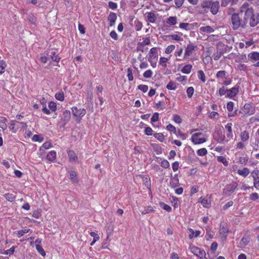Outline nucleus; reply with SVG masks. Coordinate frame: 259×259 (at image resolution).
<instances>
[{
    "instance_id": "f257e3e1",
    "label": "nucleus",
    "mask_w": 259,
    "mask_h": 259,
    "mask_svg": "<svg viewBox=\"0 0 259 259\" xmlns=\"http://www.w3.org/2000/svg\"><path fill=\"white\" fill-rule=\"evenodd\" d=\"M249 21L251 27H254L259 23V15H254L252 8H247L245 12L242 10L239 13H234L231 17L232 29L234 30L239 28H245Z\"/></svg>"
},
{
    "instance_id": "f03ea898",
    "label": "nucleus",
    "mask_w": 259,
    "mask_h": 259,
    "mask_svg": "<svg viewBox=\"0 0 259 259\" xmlns=\"http://www.w3.org/2000/svg\"><path fill=\"white\" fill-rule=\"evenodd\" d=\"M212 137L215 141L220 144H224L229 140L225 139V135L223 134V130L221 128L215 129L212 134Z\"/></svg>"
},
{
    "instance_id": "7ed1b4c3",
    "label": "nucleus",
    "mask_w": 259,
    "mask_h": 259,
    "mask_svg": "<svg viewBox=\"0 0 259 259\" xmlns=\"http://www.w3.org/2000/svg\"><path fill=\"white\" fill-rule=\"evenodd\" d=\"M255 112L254 106L251 103L245 104L243 108L239 111V113L243 114L244 116H249L253 114Z\"/></svg>"
},
{
    "instance_id": "20e7f679",
    "label": "nucleus",
    "mask_w": 259,
    "mask_h": 259,
    "mask_svg": "<svg viewBox=\"0 0 259 259\" xmlns=\"http://www.w3.org/2000/svg\"><path fill=\"white\" fill-rule=\"evenodd\" d=\"M203 135L202 133H196L192 135L191 137L192 142L195 145L200 144L205 142L207 139L201 138L200 136Z\"/></svg>"
},
{
    "instance_id": "39448f33",
    "label": "nucleus",
    "mask_w": 259,
    "mask_h": 259,
    "mask_svg": "<svg viewBox=\"0 0 259 259\" xmlns=\"http://www.w3.org/2000/svg\"><path fill=\"white\" fill-rule=\"evenodd\" d=\"M71 110L73 116L78 118V121H80L81 118L86 113V110L84 108H78L74 106L72 107Z\"/></svg>"
},
{
    "instance_id": "423d86ee",
    "label": "nucleus",
    "mask_w": 259,
    "mask_h": 259,
    "mask_svg": "<svg viewBox=\"0 0 259 259\" xmlns=\"http://www.w3.org/2000/svg\"><path fill=\"white\" fill-rule=\"evenodd\" d=\"M211 1H204L198 7L199 9L201 8L203 9L201 12V13L205 14L207 13L210 10L211 11Z\"/></svg>"
},
{
    "instance_id": "0eeeda50",
    "label": "nucleus",
    "mask_w": 259,
    "mask_h": 259,
    "mask_svg": "<svg viewBox=\"0 0 259 259\" xmlns=\"http://www.w3.org/2000/svg\"><path fill=\"white\" fill-rule=\"evenodd\" d=\"M197 50V47L196 46L194 45L192 43L190 42L187 46L184 54V58H186L187 57L190 56L193 53V51H196Z\"/></svg>"
},
{
    "instance_id": "6e6552de",
    "label": "nucleus",
    "mask_w": 259,
    "mask_h": 259,
    "mask_svg": "<svg viewBox=\"0 0 259 259\" xmlns=\"http://www.w3.org/2000/svg\"><path fill=\"white\" fill-rule=\"evenodd\" d=\"M237 183L235 182H233L230 184L227 185L225 186L224 189L225 193L228 195H230V193H233L237 187Z\"/></svg>"
},
{
    "instance_id": "1a4fd4ad",
    "label": "nucleus",
    "mask_w": 259,
    "mask_h": 259,
    "mask_svg": "<svg viewBox=\"0 0 259 259\" xmlns=\"http://www.w3.org/2000/svg\"><path fill=\"white\" fill-rule=\"evenodd\" d=\"M239 88V86L238 85V84H237L232 88L230 89H227V94L226 96L230 98L234 97L238 93Z\"/></svg>"
},
{
    "instance_id": "9d476101",
    "label": "nucleus",
    "mask_w": 259,
    "mask_h": 259,
    "mask_svg": "<svg viewBox=\"0 0 259 259\" xmlns=\"http://www.w3.org/2000/svg\"><path fill=\"white\" fill-rule=\"evenodd\" d=\"M191 251L195 255L200 257L201 256H205L206 253L204 250L196 246H192L190 248Z\"/></svg>"
},
{
    "instance_id": "9b49d317",
    "label": "nucleus",
    "mask_w": 259,
    "mask_h": 259,
    "mask_svg": "<svg viewBox=\"0 0 259 259\" xmlns=\"http://www.w3.org/2000/svg\"><path fill=\"white\" fill-rule=\"evenodd\" d=\"M71 118V114L70 111L66 110L63 112V117L61 121L63 122V126L65 125Z\"/></svg>"
},
{
    "instance_id": "f8f14e48",
    "label": "nucleus",
    "mask_w": 259,
    "mask_h": 259,
    "mask_svg": "<svg viewBox=\"0 0 259 259\" xmlns=\"http://www.w3.org/2000/svg\"><path fill=\"white\" fill-rule=\"evenodd\" d=\"M226 51V49L224 47L219 48L218 47L217 49V52H215L213 55V59L215 60H218L222 55Z\"/></svg>"
},
{
    "instance_id": "ddd939ff",
    "label": "nucleus",
    "mask_w": 259,
    "mask_h": 259,
    "mask_svg": "<svg viewBox=\"0 0 259 259\" xmlns=\"http://www.w3.org/2000/svg\"><path fill=\"white\" fill-rule=\"evenodd\" d=\"M169 185L171 188H174L179 185V180L177 174L175 175L174 176H171Z\"/></svg>"
},
{
    "instance_id": "4468645a",
    "label": "nucleus",
    "mask_w": 259,
    "mask_h": 259,
    "mask_svg": "<svg viewBox=\"0 0 259 259\" xmlns=\"http://www.w3.org/2000/svg\"><path fill=\"white\" fill-rule=\"evenodd\" d=\"M211 13L213 15H215L218 12L220 9V3L219 1H211Z\"/></svg>"
},
{
    "instance_id": "2eb2a0df",
    "label": "nucleus",
    "mask_w": 259,
    "mask_h": 259,
    "mask_svg": "<svg viewBox=\"0 0 259 259\" xmlns=\"http://www.w3.org/2000/svg\"><path fill=\"white\" fill-rule=\"evenodd\" d=\"M117 19V15L113 12H110L108 17V20L109 21V25L112 26L115 24L116 20Z\"/></svg>"
},
{
    "instance_id": "dca6fc26",
    "label": "nucleus",
    "mask_w": 259,
    "mask_h": 259,
    "mask_svg": "<svg viewBox=\"0 0 259 259\" xmlns=\"http://www.w3.org/2000/svg\"><path fill=\"white\" fill-rule=\"evenodd\" d=\"M47 55L48 57H50L54 62H59L61 59L60 57L56 55V52L54 51H52L50 52L47 53Z\"/></svg>"
},
{
    "instance_id": "f3484780",
    "label": "nucleus",
    "mask_w": 259,
    "mask_h": 259,
    "mask_svg": "<svg viewBox=\"0 0 259 259\" xmlns=\"http://www.w3.org/2000/svg\"><path fill=\"white\" fill-rule=\"evenodd\" d=\"M232 123H228L225 125V128L227 130L228 133L227 134V137L229 138V139H232L233 138V133L232 131Z\"/></svg>"
},
{
    "instance_id": "a211bd4d",
    "label": "nucleus",
    "mask_w": 259,
    "mask_h": 259,
    "mask_svg": "<svg viewBox=\"0 0 259 259\" xmlns=\"http://www.w3.org/2000/svg\"><path fill=\"white\" fill-rule=\"evenodd\" d=\"M248 57L254 61H259V53L257 52H251L248 55Z\"/></svg>"
},
{
    "instance_id": "6ab92c4d",
    "label": "nucleus",
    "mask_w": 259,
    "mask_h": 259,
    "mask_svg": "<svg viewBox=\"0 0 259 259\" xmlns=\"http://www.w3.org/2000/svg\"><path fill=\"white\" fill-rule=\"evenodd\" d=\"M147 14V20L151 23H154L156 19V16L153 12H148Z\"/></svg>"
},
{
    "instance_id": "aec40b11",
    "label": "nucleus",
    "mask_w": 259,
    "mask_h": 259,
    "mask_svg": "<svg viewBox=\"0 0 259 259\" xmlns=\"http://www.w3.org/2000/svg\"><path fill=\"white\" fill-rule=\"evenodd\" d=\"M220 233L221 235H223L226 237L228 232V229L226 227V224H221L219 230Z\"/></svg>"
},
{
    "instance_id": "412c9836",
    "label": "nucleus",
    "mask_w": 259,
    "mask_h": 259,
    "mask_svg": "<svg viewBox=\"0 0 259 259\" xmlns=\"http://www.w3.org/2000/svg\"><path fill=\"white\" fill-rule=\"evenodd\" d=\"M56 158V153L54 151H50L47 155V159L50 161H53Z\"/></svg>"
},
{
    "instance_id": "4be33fe9",
    "label": "nucleus",
    "mask_w": 259,
    "mask_h": 259,
    "mask_svg": "<svg viewBox=\"0 0 259 259\" xmlns=\"http://www.w3.org/2000/svg\"><path fill=\"white\" fill-rule=\"evenodd\" d=\"M158 54L157 52V48H152L149 52V57L150 58H157Z\"/></svg>"
},
{
    "instance_id": "5701e85b",
    "label": "nucleus",
    "mask_w": 259,
    "mask_h": 259,
    "mask_svg": "<svg viewBox=\"0 0 259 259\" xmlns=\"http://www.w3.org/2000/svg\"><path fill=\"white\" fill-rule=\"evenodd\" d=\"M238 0H222V6L223 7H226L229 4H231V6L237 3Z\"/></svg>"
},
{
    "instance_id": "b1692460",
    "label": "nucleus",
    "mask_w": 259,
    "mask_h": 259,
    "mask_svg": "<svg viewBox=\"0 0 259 259\" xmlns=\"http://www.w3.org/2000/svg\"><path fill=\"white\" fill-rule=\"evenodd\" d=\"M238 0H222V6L223 7H226L229 4H231V6L237 3Z\"/></svg>"
},
{
    "instance_id": "393cba45",
    "label": "nucleus",
    "mask_w": 259,
    "mask_h": 259,
    "mask_svg": "<svg viewBox=\"0 0 259 259\" xmlns=\"http://www.w3.org/2000/svg\"><path fill=\"white\" fill-rule=\"evenodd\" d=\"M250 240V238L249 236L245 235L242 238L240 244L242 246H246L248 244Z\"/></svg>"
},
{
    "instance_id": "a878e982",
    "label": "nucleus",
    "mask_w": 259,
    "mask_h": 259,
    "mask_svg": "<svg viewBox=\"0 0 259 259\" xmlns=\"http://www.w3.org/2000/svg\"><path fill=\"white\" fill-rule=\"evenodd\" d=\"M4 196L7 200L11 202L14 201L16 198V196L12 193H6Z\"/></svg>"
},
{
    "instance_id": "bb28decb",
    "label": "nucleus",
    "mask_w": 259,
    "mask_h": 259,
    "mask_svg": "<svg viewBox=\"0 0 259 259\" xmlns=\"http://www.w3.org/2000/svg\"><path fill=\"white\" fill-rule=\"evenodd\" d=\"M249 133L246 131L241 132L240 134V138L243 142L247 141L249 139Z\"/></svg>"
},
{
    "instance_id": "cd10ccee",
    "label": "nucleus",
    "mask_w": 259,
    "mask_h": 259,
    "mask_svg": "<svg viewBox=\"0 0 259 259\" xmlns=\"http://www.w3.org/2000/svg\"><path fill=\"white\" fill-rule=\"evenodd\" d=\"M200 31L204 32L211 33L214 31V29L210 26H206L201 27L200 29Z\"/></svg>"
},
{
    "instance_id": "c85d7f7f",
    "label": "nucleus",
    "mask_w": 259,
    "mask_h": 259,
    "mask_svg": "<svg viewBox=\"0 0 259 259\" xmlns=\"http://www.w3.org/2000/svg\"><path fill=\"white\" fill-rule=\"evenodd\" d=\"M7 121L6 118L4 117H0V127L5 130L7 127V125L6 122Z\"/></svg>"
},
{
    "instance_id": "c756f323",
    "label": "nucleus",
    "mask_w": 259,
    "mask_h": 259,
    "mask_svg": "<svg viewBox=\"0 0 259 259\" xmlns=\"http://www.w3.org/2000/svg\"><path fill=\"white\" fill-rule=\"evenodd\" d=\"M238 173L239 175L246 177L249 173V170L247 168H244L242 169H239Z\"/></svg>"
},
{
    "instance_id": "7c9ffc66",
    "label": "nucleus",
    "mask_w": 259,
    "mask_h": 259,
    "mask_svg": "<svg viewBox=\"0 0 259 259\" xmlns=\"http://www.w3.org/2000/svg\"><path fill=\"white\" fill-rule=\"evenodd\" d=\"M192 68V66L191 65H186L182 69L181 71L183 73L188 74L191 72Z\"/></svg>"
},
{
    "instance_id": "2f4dec72",
    "label": "nucleus",
    "mask_w": 259,
    "mask_h": 259,
    "mask_svg": "<svg viewBox=\"0 0 259 259\" xmlns=\"http://www.w3.org/2000/svg\"><path fill=\"white\" fill-rule=\"evenodd\" d=\"M55 97L57 100L60 101H63L64 100V94L62 91L57 93Z\"/></svg>"
},
{
    "instance_id": "473e14b6",
    "label": "nucleus",
    "mask_w": 259,
    "mask_h": 259,
    "mask_svg": "<svg viewBox=\"0 0 259 259\" xmlns=\"http://www.w3.org/2000/svg\"><path fill=\"white\" fill-rule=\"evenodd\" d=\"M201 203L204 207H209L210 206L211 200L210 199L203 198Z\"/></svg>"
},
{
    "instance_id": "72a5a7b5",
    "label": "nucleus",
    "mask_w": 259,
    "mask_h": 259,
    "mask_svg": "<svg viewBox=\"0 0 259 259\" xmlns=\"http://www.w3.org/2000/svg\"><path fill=\"white\" fill-rule=\"evenodd\" d=\"M189 231L191 233V234L189 235V238L190 239H192L193 237H198L201 233L200 231H196V232H194V231L192 229H190Z\"/></svg>"
},
{
    "instance_id": "f704fd0d",
    "label": "nucleus",
    "mask_w": 259,
    "mask_h": 259,
    "mask_svg": "<svg viewBox=\"0 0 259 259\" xmlns=\"http://www.w3.org/2000/svg\"><path fill=\"white\" fill-rule=\"evenodd\" d=\"M167 23L174 25L177 24V19L176 17H169L167 18Z\"/></svg>"
},
{
    "instance_id": "c9c22d12",
    "label": "nucleus",
    "mask_w": 259,
    "mask_h": 259,
    "mask_svg": "<svg viewBox=\"0 0 259 259\" xmlns=\"http://www.w3.org/2000/svg\"><path fill=\"white\" fill-rule=\"evenodd\" d=\"M159 205L163 209H164L167 212H170L171 211V207L170 206L164 203L163 202H160Z\"/></svg>"
},
{
    "instance_id": "e433bc0d",
    "label": "nucleus",
    "mask_w": 259,
    "mask_h": 259,
    "mask_svg": "<svg viewBox=\"0 0 259 259\" xmlns=\"http://www.w3.org/2000/svg\"><path fill=\"white\" fill-rule=\"evenodd\" d=\"M70 179L73 182H77L76 172L74 170H71L70 171Z\"/></svg>"
},
{
    "instance_id": "4c0bfd02",
    "label": "nucleus",
    "mask_w": 259,
    "mask_h": 259,
    "mask_svg": "<svg viewBox=\"0 0 259 259\" xmlns=\"http://www.w3.org/2000/svg\"><path fill=\"white\" fill-rule=\"evenodd\" d=\"M198 77L203 82H205V75L202 70H200L198 71Z\"/></svg>"
},
{
    "instance_id": "58836bf2",
    "label": "nucleus",
    "mask_w": 259,
    "mask_h": 259,
    "mask_svg": "<svg viewBox=\"0 0 259 259\" xmlns=\"http://www.w3.org/2000/svg\"><path fill=\"white\" fill-rule=\"evenodd\" d=\"M217 160L219 162L222 163L225 166L228 165V162L226 158L223 156H220L217 157Z\"/></svg>"
},
{
    "instance_id": "ea45409f",
    "label": "nucleus",
    "mask_w": 259,
    "mask_h": 259,
    "mask_svg": "<svg viewBox=\"0 0 259 259\" xmlns=\"http://www.w3.org/2000/svg\"><path fill=\"white\" fill-rule=\"evenodd\" d=\"M36 249L37 251L42 256H45L46 255V252L42 246L39 244H36L35 246Z\"/></svg>"
},
{
    "instance_id": "a19ab883",
    "label": "nucleus",
    "mask_w": 259,
    "mask_h": 259,
    "mask_svg": "<svg viewBox=\"0 0 259 259\" xmlns=\"http://www.w3.org/2000/svg\"><path fill=\"white\" fill-rule=\"evenodd\" d=\"M143 41L139 42V45H141L142 47H144L146 45H149L150 44V37H145L143 38Z\"/></svg>"
},
{
    "instance_id": "79ce46f5",
    "label": "nucleus",
    "mask_w": 259,
    "mask_h": 259,
    "mask_svg": "<svg viewBox=\"0 0 259 259\" xmlns=\"http://www.w3.org/2000/svg\"><path fill=\"white\" fill-rule=\"evenodd\" d=\"M176 88V83L174 81H170L166 85V88L169 90H175Z\"/></svg>"
},
{
    "instance_id": "37998d69",
    "label": "nucleus",
    "mask_w": 259,
    "mask_h": 259,
    "mask_svg": "<svg viewBox=\"0 0 259 259\" xmlns=\"http://www.w3.org/2000/svg\"><path fill=\"white\" fill-rule=\"evenodd\" d=\"M32 232L30 229H23L17 231V236L20 238V237L24 235V234L28 233L29 232Z\"/></svg>"
},
{
    "instance_id": "c03bdc74",
    "label": "nucleus",
    "mask_w": 259,
    "mask_h": 259,
    "mask_svg": "<svg viewBox=\"0 0 259 259\" xmlns=\"http://www.w3.org/2000/svg\"><path fill=\"white\" fill-rule=\"evenodd\" d=\"M68 155L70 160L74 161L77 158V157L76 156L75 153L72 150L69 151L68 152Z\"/></svg>"
},
{
    "instance_id": "a18cd8bd",
    "label": "nucleus",
    "mask_w": 259,
    "mask_h": 259,
    "mask_svg": "<svg viewBox=\"0 0 259 259\" xmlns=\"http://www.w3.org/2000/svg\"><path fill=\"white\" fill-rule=\"evenodd\" d=\"M154 210L153 209V207L151 206H148L147 207H145L143 210L141 211V213L142 214H146L148 213L152 212L154 211Z\"/></svg>"
},
{
    "instance_id": "49530a36",
    "label": "nucleus",
    "mask_w": 259,
    "mask_h": 259,
    "mask_svg": "<svg viewBox=\"0 0 259 259\" xmlns=\"http://www.w3.org/2000/svg\"><path fill=\"white\" fill-rule=\"evenodd\" d=\"M197 153L199 156H204L207 153V150L205 148H201L197 150Z\"/></svg>"
},
{
    "instance_id": "de8ad7c7",
    "label": "nucleus",
    "mask_w": 259,
    "mask_h": 259,
    "mask_svg": "<svg viewBox=\"0 0 259 259\" xmlns=\"http://www.w3.org/2000/svg\"><path fill=\"white\" fill-rule=\"evenodd\" d=\"M165 37H171L172 39L177 40V41H180L183 40V38L181 37L179 35L177 34H171L169 35H166Z\"/></svg>"
},
{
    "instance_id": "09e8293b",
    "label": "nucleus",
    "mask_w": 259,
    "mask_h": 259,
    "mask_svg": "<svg viewBox=\"0 0 259 259\" xmlns=\"http://www.w3.org/2000/svg\"><path fill=\"white\" fill-rule=\"evenodd\" d=\"M49 108L52 111H55L57 109V105L56 103L54 102L51 101L49 104Z\"/></svg>"
},
{
    "instance_id": "8fccbe9b",
    "label": "nucleus",
    "mask_w": 259,
    "mask_h": 259,
    "mask_svg": "<svg viewBox=\"0 0 259 259\" xmlns=\"http://www.w3.org/2000/svg\"><path fill=\"white\" fill-rule=\"evenodd\" d=\"M159 120V114L157 112H155L151 118V122L153 124V122L157 121Z\"/></svg>"
},
{
    "instance_id": "3c124183",
    "label": "nucleus",
    "mask_w": 259,
    "mask_h": 259,
    "mask_svg": "<svg viewBox=\"0 0 259 259\" xmlns=\"http://www.w3.org/2000/svg\"><path fill=\"white\" fill-rule=\"evenodd\" d=\"M154 137L160 142H163L164 139V137L162 133H155L154 134Z\"/></svg>"
},
{
    "instance_id": "603ef678",
    "label": "nucleus",
    "mask_w": 259,
    "mask_h": 259,
    "mask_svg": "<svg viewBox=\"0 0 259 259\" xmlns=\"http://www.w3.org/2000/svg\"><path fill=\"white\" fill-rule=\"evenodd\" d=\"M51 147V144L50 142H46L43 144V145L40 147V150H44L46 149H48Z\"/></svg>"
},
{
    "instance_id": "864d4df0",
    "label": "nucleus",
    "mask_w": 259,
    "mask_h": 259,
    "mask_svg": "<svg viewBox=\"0 0 259 259\" xmlns=\"http://www.w3.org/2000/svg\"><path fill=\"white\" fill-rule=\"evenodd\" d=\"M43 139V138L38 135H34L32 138L33 141L39 142H42Z\"/></svg>"
},
{
    "instance_id": "5fc2aeb1",
    "label": "nucleus",
    "mask_w": 259,
    "mask_h": 259,
    "mask_svg": "<svg viewBox=\"0 0 259 259\" xmlns=\"http://www.w3.org/2000/svg\"><path fill=\"white\" fill-rule=\"evenodd\" d=\"M127 77L129 81H132L134 79V77L132 72V69L131 68H128L127 69Z\"/></svg>"
},
{
    "instance_id": "6e6d98bb",
    "label": "nucleus",
    "mask_w": 259,
    "mask_h": 259,
    "mask_svg": "<svg viewBox=\"0 0 259 259\" xmlns=\"http://www.w3.org/2000/svg\"><path fill=\"white\" fill-rule=\"evenodd\" d=\"M168 61V59L165 57H161L159 60V63L160 65H161L163 67H166V62Z\"/></svg>"
},
{
    "instance_id": "4d7b16f0",
    "label": "nucleus",
    "mask_w": 259,
    "mask_h": 259,
    "mask_svg": "<svg viewBox=\"0 0 259 259\" xmlns=\"http://www.w3.org/2000/svg\"><path fill=\"white\" fill-rule=\"evenodd\" d=\"M216 76L218 78H226V71L224 70H220L218 71L216 74Z\"/></svg>"
},
{
    "instance_id": "13d9d810",
    "label": "nucleus",
    "mask_w": 259,
    "mask_h": 259,
    "mask_svg": "<svg viewBox=\"0 0 259 259\" xmlns=\"http://www.w3.org/2000/svg\"><path fill=\"white\" fill-rule=\"evenodd\" d=\"M138 89L143 91L144 93H146L148 90V87L147 85L140 84L138 86Z\"/></svg>"
},
{
    "instance_id": "bf43d9fd",
    "label": "nucleus",
    "mask_w": 259,
    "mask_h": 259,
    "mask_svg": "<svg viewBox=\"0 0 259 259\" xmlns=\"http://www.w3.org/2000/svg\"><path fill=\"white\" fill-rule=\"evenodd\" d=\"M218 246V243L216 242H213L211 243L210 249L212 253H214L217 249Z\"/></svg>"
},
{
    "instance_id": "052dcab7",
    "label": "nucleus",
    "mask_w": 259,
    "mask_h": 259,
    "mask_svg": "<svg viewBox=\"0 0 259 259\" xmlns=\"http://www.w3.org/2000/svg\"><path fill=\"white\" fill-rule=\"evenodd\" d=\"M194 88L193 87H189L187 90V93L188 98H190L192 97L194 93Z\"/></svg>"
},
{
    "instance_id": "680f3d73",
    "label": "nucleus",
    "mask_w": 259,
    "mask_h": 259,
    "mask_svg": "<svg viewBox=\"0 0 259 259\" xmlns=\"http://www.w3.org/2000/svg\"><path fill=\"white\" fill-rule=\"evenodd\" d=\"M160 165L162 167L167 168L169 166V163L167 160L163 159L160 163Z\"/></svg>"
},
{
    "instance_id": "e2e57ef3",
    "label": "nucleus",
    "mask_w": 259,
    "mask_h": 259,
    "mask_svg": "<svg viewBox=\"0 0 259 259\" xmlns=\"http://www.w3.org/2000/svg\"><path fill=\"white\" fill-rule=\"evenodd\" d=\"M175 48V46L174 45H171L170 46H168L166 48V49L165 51V53L166 54H169L174 50Z\"/></svg>"
},
{
    "instance_id": "0e129e2a",
    "label": "nucleus",
    "mask_w": 259,
    "mask_h": 259,
    "mask_svg": "<svg viewBox=\"0 0 259 259\" xmlns=\"http://www.w3.org/2000/svg\"><path fill=\"white\" fill-rule=\"evenodd\" d=\"M152 75V72L151 70H148L146 71L144 74L143 76L145 78H150Z\"/></svg>"
},
{
    "instance_id": "69168bd1",
    "label": "nucleus",
    "mask_w": 259,
    "mask_h": 259,
    "mask_svg": "<svg viewBox=\"0 0 259 259\" xmlns=\"http://www.w3.org/2000/svg\"><path fill=\"white\" fill-rule=\"evenodd\" d=\"M108 7L112 10H115L117 8V5L114 2H109L108 3Z\"/></svg>"
},
{
    "instance_id": "338daca9",
    "label": "nucleus",
    "mask_w": 259,
    "mask_h": 259,
    "mask_svg": "<svg viewBox=\"0 0 259 259\" xmlns=\"http://www.w3.org/2000/svg\"><path fill=\"white\" fill-rule=\"evenodd\" d=\"M251 174L253 179H259V170H254L252 171Z\"/></svg>"
},
{
    "instance_id": "774afa93",
    "label": "nucleus",
    "mask_w": 259,
    "mask_h": 259,
    "mask_svg": "<svg viewBox=\"0 0 259 259\" xmlns=\"http://www.w3.org/2000/svg\"><path fill=\"white\" fill-rule=\"evenodd\" d=\"M145 134L147 136H151L152 135L153 130L149 126H147L145 129Z\"/></svg>"
}]
</instances>
